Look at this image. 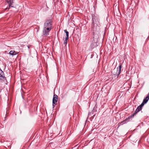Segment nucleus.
Instances as JSON below:
<instances>
[{"mask_svg":"<svg viewBox=\"0 0 149 149\" xmlns=\"http://www.w3.org/2000/svg\"><path fill=\"white\" fill-rule=\"evenodd\" d=\"M11 4H12V3H10V6H11Z\"/></svg>","mask_w":149,"mask_h":149,"instance_id":"nucleus-14","label":"nucleus"},{"mask_svg":"<svg viewBox=\"0 0 149 149\" xmlns=\"http://www.w3.org/2000/svg\"><path fill=\"white\" fill-rule=\"evenodd\" d=\"M6 79L3 72L0 69V79L6 80Z\"/></svg>","mask_w":149,"mask_h":149,"instance_id":"nucleus-8","label":"nucleus"},{"mask_svg":"<svg viewBox=\"0 0 149 149\" xmlns=\"http://www.w3.org/2000/svg\"><path fill=\"white\" fill-rule=\"evenodd\" d=\"M144 105L143 104H141L136 109L134 113L132 114V116H134V115H135L136 113L141 110L142 109V107Z\"/></svg>","mask_w":149,"mask_h":149,"instance_id":"nucleus-6","label":"nucleus"},{"mask_svg":"<svg viewBox=\"0 0 149 149\" xmlns=\"http://www.w3.org/2000/svg\"><path fill=\"white\" fill-rule=\"evenodd\" d=\"M10 54L12 55H15L17 54V52H15L14 50L10 51L9 52Z\"/></svg>","mask_w":149,"mask_h":149,"instance_id":"nucleus-10","label":"nucleus"},{"mask_svg":"<svg viewBox=\"0 0 149 149\" xmlns=\"http://www.w3.org/2000/svg\"><path fill=\"white\" fill-rule=\"evenodd\" d=\"M52 20L51 19H46L44 24L43 34L45 36L49 35V32L52 28Z\"/></svg>","mask_w":149,"mask_h":149,"instance_id":"nucleus-1","label":"nucleus"},{"mask_svg":"<svg viewBox=\"0 0 149 149\" xmlns=\"http://www.w3.org/2000/svg\"><path fill=\"white\" fill-rule=\"evenodd\" d=\"M92 25L91 31H93V35H94L97 32L98 27L97 22H98V19L95 15L92 17Z\"/></svg>","mask_w":149,"mask_h":149,"instance_id":"nucleus-2","label":"nucleus"},{"mask_svg":"<svg viewBox=\"0 0 149 149\" xmlns=\"http://www.w3.org/2000/svg\"><path fill=\"white\" fill-rule=\"evenodd\" d=\"M134 116H132V115L131 116H129L127 118L123 121L120 123L121 125H123L124 124L126 123H127L130 121L132 120V118Z\"/></svg>","mask_w":149,"mask_h":149,"instance_id":"nucleus-4","label":"nucleus"},{"mask_svg":"<svg viewBox=\"0 0 149 149\" xmlns=\"http://www.w3.org/2000/svg\"><path fill=\"white\" fill-rule=\"evenodd\" d=\"M149 100V92L148 94L147 95V96L145 98L143 101V102L141 103L144 105L145 104H146L148 102Z\"/></svg>","mask_w":149,"mask_h":149,"instance_id":"nucleus-7","label":"nucleus"},{"mask_svg":"<svg viewBox=\"0 0 149 149\" xmlns=\"http://www.w3.org/2000/svg\"><path fill=\"white\" fill-rule=\"evenodd\" d=\"M65 40L64 41V44L66 45H67V40H66V39H65Z\"/></svg>","mask_w":149,"mask_h":149,"instance_id":"nucleus-12","label":"nucleus"},{"mask_svg":"<svg viewBox=\"0 0 149 149\" xmlns=\"http://www.w3.org/2000/svg\"><path fill=\"white\" fill-rule=\"evenodd\" d=\"M64 31L66 33V36L65 38V39L66 40H68V39L69 36V32L66 30H64Z\"/></svg>","mask_w":149,"mask_h":149,"instance_id":"nucleus-9","label":"nucleus"},{"mask_svg":"<svg viewBox=\"0 0 149 149\" xmlns=\"http://www.w3.org/2000/svg\"><path fill=\"white\" fill-rule=\"evenodd\" d=\"M122 68V65L120 64L118 68H115L111 71V73L112 74L115 76L118 77V76L121 72V69Z\"/></svg>","mask_w":149,"mask_h":149,"instance_id":"nucleus-3","label":"nucleus"},{"mask_svg":"<svg viewBox=\"0 0 149 149\" xmlns=\"http://www.w3.org/2000/svg\"><path fill=\"white\" fill-rule=\"evenodd\" d=\"M11 0H6V1L7 3H9V8L10 6V3H11Z\"/></svg>","mask_w":149,"mask_h":149,"instance_id":"nucleus-11","label":"nucleus"},{"mask_svg":"<svg viewBox=\"0 0 149 149\" xmlns=\"http://www.w3.org/2000/svg\"><path fill=\"white\" fill-rule=\"evenodd\" d=\"M7 9H8V8H6L5 9V10H7Z\"/></svg>","mask_w":149,"mask_h":149,"instance_id":"nucleus-13","label":"nucleus"},{"mask_svg":"<svg viewBox=\"0 0 149 149\" xmlns=\"http://www.w3.org/2000/svg\"><path fill=\"white\" fill-rule=\"evenodd\" d=\"M58 100V97L56 94H54L53 98L52 103L53 108L54 107Z\"/></svg>","mask_w":149,"mask_h":149,"instance_id":"nucleus-5","label":"nucleus"}]
</instances>
